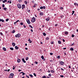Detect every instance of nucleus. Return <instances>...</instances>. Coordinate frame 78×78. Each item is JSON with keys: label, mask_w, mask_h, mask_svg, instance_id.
I'll list each match as a JSON object with an SVG mask.
<instances>
[{"label": "nucleus", "mask_w": 78, "mask_h": 78, "mask_svg": "<svg viewBox=\"0 0 78 78\" xmlns=\"http://www.w3.org/2000/svg\"><path fill=\"white\" fill-rule=\"evenodd\" d=\"M36 21V19L34 17H33L31 21L32 23H34Z\"/></svg>", "instance_id": "1"}, {"label": "nucleus", "mask_w": 78, "mask_h": 78, "mask_svg": "<svg viewBox=\"0 0 78 78\" xmlns=\"http://www.w3.org/2000/svg\"><path fill=\"white\" fill-rule=\"evenodd\" d=\"M13 76H14V74L13 73H11L10 74L9 78H13Z\"/></svg>", "instance_id": "2"}, {"label": "nucleus", "mask_w": 78, "mask_h": 78, "mask_svg": "<svg viewBox=\"0 0 78 78\" xmlns=\"http://www.w3.org/2000/svg\"><path fill=\"white\" fill-rule=\"evenodd\" d=\"M17 7L18 8H19V9H20L21 8V5L20 4H18L17 5Z\"/></svg>", "instance_id": "3"}, {"label": "nucleus", "mask_w": 78, "mask_h": 78, "mask_svg": "<svg viewBox=\"0 0 78 78\" xmlns=\"http://www.w3.org/2000/svg\"><path fill=\"white\" fill-rule=\"evenodd\" d=\"M20 36V34H17L15 35V37H19Z\"/></svg>", "instance_id": "4"}, {"label": "nucleus", "mask_w": 78, "mask_h": 78, "mask_svg": "<svg viewBox=\"0 0 78 78\" xmlns=\"http://www.w3.org/2000/svg\"><path fill=\"white\" fill-rule=\"evenodd\" d=\"M27 21L28 24H30V20H29V19H27Z\"/></svg>", "instance_id": "5"}, {"label": "nucleus", "mask_w": 78, "mask_h": 78, "mask_svg": "<svg viewBox=\"0 0 78 78\" xmlns=\"http://www.w3.org/2000/svg\"><path fill=\"white\" fill-rule=\"evenodd\" d=\"M60 64L61 65H62L64 64V62L61 61L60 62Z\"/></svg>", "instance_id": "6"}, {"label": "nucleus", "mask_w": 78, "mask_h": 78, "mask_svg": "<svg viewBox=\"0 0 78 78\" xmlns=\"http://www.w3.org/2000/svg\"><path fill=\"white\" fill-rule=\"evenodd\" d=\"M46 20L47 21H49L50 20V17H48L46 19Z\"/></svg>", "instance_id": "7"}, {"label": "nucleus", "mask_w": 78, "mask_h": 78, "mask_svg": "<svg viewBox=\"0 0 78 78\" xmlns=\"http://www.w3.org/2000/svg\"><path fill=\"white\" fill-rule=\"evenodd\" d=\"M22 60L23 62L24 63H25L26 62V61H25V59H24V58H22Z\"/></svg>", "instance_id": "8"}, {"label": "nucleus", "mask_w": 78, "mask_h": 78, "mask_svg": "<svg viewBox=\"0 0 78 78\" xmlns=\"http://www.w3.org/2000/svg\"><path fill=\"white\" fill-rule=\"evenodd\" d=\"M28 41L30 42V43H32V41H31V40H30V39L29 38L28 39Z\"/></svg>", "instance_id": "9"}, {"label": "nucleus", "mask_w": 78, "mask_h": 78, "mask_svg": "<svg viewBox=\"0 0 78 78\" xmlns=\"http://www.w3.org/2000/svg\"><path fill=\"white\" fill-rule=\"evenodd\" d=\"M25 8V5H22V9H23Z\"/></svg>", "instance_id": "10"}, {"label": "nucleus", "mask_w": 78, "mask_h": 78, "mask_svg": "<svg viewBox=\"0 0 78 78\" xmlns=\"http://www.w3.org/2000/svg\"><path fill=\"white\" fill-rule=\"evenodd\" d=\"M23 73L22 74V75L23 76V75H25V73L23 72H21V73H20H20Z\"/></svg>", "instance_id": "11"}, {"label": "nucleus", "mask_w": 78, "mask_h": 78, "mask_svg": "<svg viewBox=\"0 0 78 78\" xmlns=\"http://www.w3.org/2000/svg\"><path fill=\"white\" fill-rule=\"evenodd\" d=\"M3 49L4 51H6V49L5 48H3Z\"/></svg>", "instance_id": "12"}, {"label": "nucleus", "mask_w": 78, "mask_h": 78, "mask_svg": "<svg viewBox=\"0 0 78 78\" xmlns=\"http://www.w3.org/2000/svg\"><path fill=\"white\" fill-rule=\"evenodd\" d=\"M15 49H16V50H18V49H19V48L17 46H15Z\"/></svg>", "instance_id": "13"}, {"label": "nucleus", "mask_w": 78, "mask_h": 78, "mask_svg": "<svg viewBox=\"0 0 78 78\" xmlns=\"http://www.w3.org/2000/svg\"><path fill=\"white\" fill-rule=\"evenodd\" d=\"M51 73H55V71L54 70H51Z\"/></svg>", "instance_id": "14"}, {"label": "nucleus", "mask_w": 78, "mask_h": 78, "mask_svg": "<svg viewBox=\"0 0 78 78\" xmlns=\"http://www.w3.org/2000/svg\"><path fill=\"white\" fill-rule=\"evenodd\" d=\"M43 14H44V13H42V12H41L40 14V15L41 16H42V15H43Z\"/></svg>", "instance_id": "15"}, {"label": "nucleus", "mask_w": 78, "mask_h": 78, "mask_svg": "<svg viewBox=\"0 0 78 78\" xmlns=\"http://www.w3.org/2000/svg\"><path fill=\"white\" fill-rule=\"evenodd\" d=\"M17 62H20V59H18Z\"/></svg>", "instance_id": "16"}, {"label": "nucleus", "mask_w": 78, "mask_h": 78, "mask_svg": "<svg viewBox=\"0 0 78 78\" xmlns=\"http://www.w3.org/2000/svg\"><path fill=\"white\" fill-rule=\"evenodd\" d=\"M58 43L59 44H61V42L60 41H58Z\"/></svg>", "instance_id": "17"}, {"label": "nucleus", "mask_w": 78, "mask_h": 78, "mask_svg": "<svg viewBox=\"0 0 78 78\" xmlns=\"http://www.w3.org/2000/svg\"><path fill=\"white\" fill-rule=\"evenodd\" d=\"M12 45L13 46H15V45H16V44L14 43H12Z\"/></svg>", "instance_id": "18"}, {"label": "nucleus", "mask_w": 78, "mask_h": 78, "mask_svg": "<svg viewBox=\"0 0 78 78\" xmlns=\"http://www.w3.org/2000/svg\"><path fill=\"white\" fill-rule=\"evenodd\" d=\"M10 49L11 50H14V48H10Z\"/></svg>", "instance_id": "19"}, {"label": "nucleus", "mask_w": 78, "mask_h": 78, "mask_svg": "<svg viewBox=\"0 0 78 78\" xmlns=\"http://www.w3.org/2000/svg\"><path fill=\"white\" fill-rule=\"evenodd\" d=\"M70 50H71L72 51H73V48H70Z\"/></svg>", "instance_id": "20"}, {"label": "nucleus", "mask_w": 78, "mask_h": 78, "mask_svg": "<svg viewBox=\"0 0 78 78\" xmlns=\"http://www.w3.org/2000/svg\"><path fill=\"white\" fill-rule=\"evenodd\" d=\"M15 32V30H12V33H14Z\"/></svg>", "instance_id": "21"}, {"label": "nucleus", "mask_w": 78, "mask_h": 78, "mask_svg": "<svg viewBox=\"0 0 78 78\" xmlns=\"http://www.w3.org/2000/svg\"><path fill=\"white\" fill-rule=\"evenodd\" d=\"M74 5H76V6H78V4L76 3H74Z\"/></svg>", "instance_id": "22"}, {"label": "nucleus", "mask_w": 78, "mask_h": 78, "mask_svg": "<svg viewBox=\"0 0 78 78\" xmlns=\"http://www.w3.org/2000/svg\"><path fill=\"white\" fill-rule=\"evenodd\" d=\"M72 15H73V14H74V13H75V11H72Z\"/></svg>", "instance_id": "23"}, {"label": "nucleus", "mask_w": 78, "mask_h": 78, "mask_svg": "<svg viewBox=\"0 0 78 78\" xmlns=\"http://www.w3.org/2000/svg\"><path fill=\"white\" fill-rule=\"evenodd\" d=\"M24 3L25 5H27V1H25Z\"/></svg>", "instance_id": "24"}, {"label": "nucleus", "mask_w": 78, "mask_h": 78, "mask_svg": "<svg viewBox=\"0 0 78 78\" xmlns=\"http://www.w3.org/2000/svg\"><path fill=\"white\" fill-rule=\"evenodd\" d=\"M29 76H30L31 78H33V75L31 74H29Z\"/></svg>", "instance_id": "25"}, {"label": "nucleus", "mask_w": 78, "mask_h": 78, "mask_svg": "<svg viewBox=\"0 0 78 78\" xmlns=\"http://www.w3.org/2000/svg\"><path fill=\"white\" fill-rule=\"evenodd\" d=\"M43 34L44 36H46V34L45 33H43Z\"/></svg>", "instance_id": "26"}, {"label": "nucleus", "mask_w": 78, "mask_h": 78, "mask_svg": "<svg viewBox=\"0 0 78 78\" xmlns=\"http://www.w3.org/2000/svg\"><path fill=\"white\" fill-rule=\"evenodd\" d=\"M41 58L42 59H44V56L43 55H42L41 57Z\"/></svg>", "instance_id": "27"}, {"label": "nucleus", "mask_w": 78, "mask_h": 78, "mask_svg": "<svg viewBox=\"0 0 78 78\" xmlns=\"http://www.w3.org/2000/svg\"><path fill=\"white\" fill-rule=\"evenodd\" d=\"M42 78H46V76H43L42 77Z\"/></svg>", "instance_id": "28"}, {"label": "nucleus", "mask_w": 78, "mask_h": 78, "mask_svg": "<svg viewBox=\"0 0 78 78\" xmlns=\"http://www.w3.org/2000/svg\"><path fill=\"white\" fill-rule=\"evenodd\" d=\"M29 27H30V28H32V29L33 28V27H32V26H31V25H29Z\"/></svg>", "instance_id": "29"}, {"label": "nucleus", "mask_w": 78, "mask_h": 78, "mask_svg": "<svg viewBox=\"0 0 78 78\" xmlns=\"http://www.w3.org/2000/svg\"><path fill=\"white\" fill-rule=\"evenodd\" d=\"M3 9H4V10H5V11H6V9H7V8H3Z\"/></svg>", "instance_id": "30"}, {"label": "nucleus", "mask_w": 78, "mask_h": 78, "mask_svg": "<svg viewBox=\"0 0 78 78\" xmlns=\"http://www.w3.org/2000/svg\"><path fill=\"white\" fill-rule=\"evenodd\" d=\"M22 0H18L19 2H22Z\"/></svg>", "instance_id": "31"}, {"label": "nucleus", "mask_w": 78, "mask_h": 78, "mask_svg": "<svg viewBox=\"0 0 78 78\" xmlns=\"http://www.w3.org/2000/svg\"><path fill=\"white\" fill-rule=\"evenodd\" d=\"M34 63L35 64H38V63L36 61Z\"/></svg>", "instance_id": "32"}, {"label": "nucleus", "mask_w": 78, "mask_h": 78, "mask_svg": "<svg viewBox=\"0 0 78 78\" xmlns=\"http://www.w3.org/2000/svg\"><path fill=\"white\" fill-rule=\"evenodd\" d=\"M49 76H51V74H48Z\"/></svg>", "instance_id": "33"}, {"label": "nucleus", "mask_w": 78, "mask_h": 78, "mask_svg": "<svg viewBox=\"0 0 78 78\" xmlns=\"http://www.w3.org/2000/svg\"><path fill=\"white\" fill-rule=\"evenodd\" d=\"M26 61H27L28 60V57H26Z\"/></svg>", "instance_id": "34"}, {"label": "nucleus", "mask_w": 78, "mask_h": 78, "mask_svg": "<svg viewBox=\"0 0 78 78\" xmlns=\"http://www.w3.org/2000/svg\"><path fill=\"white\" fill-rule=\"evenodd\" d=\"M33 74L35 76H36V74L35 73H34Z\"/></svg>", "instance_id": "35"}, {"label": "nucleus", "mask_w": 78, "mask_h": 78, "mask_svg": "<svg viewBox=\"0 0 78 78\" xmlns=\"http://www.w3.org/2000/svg\"><path fill=\"white\" fill-rule=\"evenodd\" d=\"M45 8H46L44 6H43V9H45Z\"/></svg>", "instance_id": "36"}, {"label": "nucleus", "mask_w": 78, "mask_h": 78, "mask_svg": "<svg viewBox=\"0 0 78 78\" xmlns=\"http://www.w3.org/2000/svg\"><path fill=\"white\" fill-rule=\"evenodd\" d=\"M8 20H9V19H6V22H8Z\"/></svg>", "instance_id": "37"}, {"label": "nucleus", "mask_w": 78, "mask_h": 78, "mask_svg": "<svg viewBox=\"0 0 78 78\" xmlns=\"http://www.w3.org/2000/svg\"><path fill=\"white\" fill-rule=\"evenodd\" d=\"M65 34H68V32H65Z\"/></svg>", "instance_id": "38"}, {"label": "nucleus", "mask_w": 78, "mask_h": 78, "mask_svg": "<svg viewBox=\"0 0 78 78\" xmlns=\"http://www.w3.org/2000/svg\"><path fill=\"white\" fill-rule=\"evenodd\" d=\"M60 77H62V78H63V77H64V76L63 75H60Z\"/></svg>", "instance_id": "39"}, {"label": "nucleus", "mask_w": 78, "mask_h": 78, "mask_svg": "<svg viewBox=\"0 0 78 78\" xmlns=\"http://www.w3.org/2000/svg\"><path fill=\"white\" fill-rule=\"evenodd\" d=\"M2 7H3V8H5V5L3 4L2 5Z\"/></svg>", "instance_id": "40"}, {"label": "nucleus", "mask_w": 78, "mask_h": 78, "mask_svg": "<svg viewBox=\"0 0 78 78\" xmlns=\"http://www.w3.org/2000/svg\"><path fill=\"white\" fill-rule=\"evenodd\" d=\"M57 58H58V59H59V58H60V56H58Z\"/></svg>", "instance_id": "41"}, {"label": "nucleus", "mask_w": 78, "mask_h": 78, "mask_svg": "<svg viewBox=\"0 0 78 78\" xmlns=\"http://www.w3.org/2000/svg\"><path fill=\"white\" fill-rule=\"evenodd\" d=\"M46 40H48L49 39V38L48 37H47L46 38Z\"/></svg>", "instance_id": "42"}, {"label": "nucleus", "mask_w": 78, "mask_h": 78, "mask_svg": "<svg viewBox=\"0 0 78 78\" xmlns=\"http://www.w3.org/2000/svg\"><path fill=\"white\" fill-rule=\"evenodd\" d=\"M50 55H53V53H50Z\"/></svg>", "instance_id": "43"}, {"label": "nucleus", "mask_w": 78, "mask_h": 78, "mask_svg": "<svg viewBox=\"0 0 78 78\" xmlns=\"http://www.w3.org/2000/svg\"><path fill=\"white\" fill-rule=\"evenodd\" d=\"M1 21H2V22H4V20H2V19L1 20Z\"/></svg>", "instance_id": "44"}, {"label": "nucleus", "mask_w": 78, "mask_h": 78, "mask_svg": "<svg viewBox=\"0 0 78 78\" xmlns=\"http://www.w3.org/2000/svg\"><path fill=\"white\" fill-rule=\"evenodd\" d=\"M40 9H43V6H41L40 8Z\"/></svg>", "instance_id": "45"}, {"label": "nucleus", "mask_w": 78, "mask_h": 78, "mask_svg": "<svg viewBox=\"0 0 78 78\" xmlns=\"http://www.w3.org/2000/svg\"><path fill=\"white\" fill-rule=\"evenodd\" d=\"M26 77H27V78H30L29 76H28L27 75H26Z\"/></svg>", "instance_id": "46"}, {"label": "nucleus", "mask_w": 78, "mask_h": 78, "mask_svg": "<svg viewBox=\"0 0 78 78\" xmlns=\"http://www.w3.org/2000/svg\"><path fill=\"white\" fill-rule=\"evenodd\" d=\"M74 36H74L73 34L72 35V37H73Z\"/></svg>", "instance_id": "47"}, {"label": "nucleus", "mask_w": 78, "mask_h": 78, "mask_svg": "<svg viewBox=\"0 0 78 78\" xmlns=\"http://www.w3.org/2000/svg\"><path fill=\"white\" fill-rule=\"evenodd\" d=\"M30 31H31V32H32V33H33V29H31V30H30Z\"/></svg>", "instance_id": "48"}, {"label": "nucleus", "mask_w": 78, "mask_h": 78, "mask_svg": "<svg viewBox=\"0 0 78 78\" xmlns=\"http://www.w3.org/2000/svg\"><path fill=\"white\" fill-rule=\"evenodd\" d=\"M60 69L61 70H63V71H64V69H62V68H61Z\"/></svg>", "instance_id": "49"}, {"label": "nucleus", "mask_w": 78, "mask_h": 78, "mask_svg": "<svg viewBox=\"0 0 78 78\" xmlns=\"http://www.w3.org/2000/svg\"><path fill=\"white\" fill-rule=\"evenodd\" d=\"M60 9H63V8L62 7H61L60 8Z\"/></svg>", "instance_id": "50"}, {"label": "nucleus", "mask_w": 78, "mask_h": 78, "mask_svg": "<svg viewBox=\"0 0 78 78\" xmlns=\"http://www.w3.org/2000/svg\"><path fill=\"white\" fill-rule=\"evenodd\" d=\"M36 5H34L33 6V7H34V8H35V7H36Z\"/></svg>", "instance_id": "51"}, {"label": "nucleus", "mask_w": 78, "mask_h": 78, "mask_svg": "<svg viewBox=\"0 0 78 78\" xmlns=\"http://www.w3.org/2000/svg\"><path fill=\"white\" fill-rule=\"evenodd\" d=\"M75 44V43H73V44H72L71 45V46H72V45H73V44Z\"/></svg>", "instance_id": "52"}, {"label": "nucleus", "mask_w": 78, "mask_h": 78, "mask_svg": "<svg viewBox=\"0 0 78 78\" xmlns=\"http://www.w3.org/2000/svg\"><path fill=\"white\" fill-rule=\"evenodd\" d=\"M0 34L1 35H3V34L2 33V32H1L0 33Z\"/></svg>", "instance_id": "53"}, {"label": "nucleus", "mask_w": 78, "mask_h": 78, "mask_svg": "<svg viewBox=\"0 0 78 78\" xmlns=\"http://www.w3.org/2000/svg\"><path fill=\"white\" fill-rule=\"evenodd\" d=\"M23 23H20V24L21 25H23Z\"/></svg>", "instance_id": "54"}, {"label": "nucleus", "mask_w": 78, "mask_h": 78, "mask_svg": "<svg viewBox=\"0 0 78 78\" xmlns=\"http://www.w3.org/2000/svg\"><path fill=\"white\" fill-rule=\"evenodd\" d=\"M23 27L24 28H26V26L25 25H23Z\"/></svg>", "instance_id": "55"}, {"label": "nucleus", "mask_w": 78, "mask_h": 78, "mask_svg": "<svg viewBox=\"0 0 78 78\" xmlns=\"http://www.w3.org/2000/svg\"><path fill=\"white\" fill-rule=\"evenodd\" d=\"M9 70H10V69H8L7 70V72H9Z\"/></svg>", "instance_id": "56"}, {"label": "nucleus", "mask_w": 78, "mask_h": 78, "mask_svg": "<svg viewBox=\"0 0 78 78\" xmlns=\"http://www.w3.org/2000/svg\"><path fill=\"white\" fill-rule=\"evenodd\" d=\"M22 70H20V69H19V72H20Z\"/></svg>", "instance_id": "57"}, {"label": "nucleus", "mask_w": 78, "mask_h": 78, "mask_svg": "<svg viewBox=\"0 0 78 78\" xmlns=\"http://www.w3.org/2000/svg\"><path fill=\"white\" fill-rule=\"evenodd\" d=\"M19 22V20H17L16 21V23H17V22Z\"/></svg>", "instance_id": "58"}, {"label": "nucleus", "mask_w": 78, "mask_h": 78, "mask_svg": "<svg viewBox=\"0 0 78 78\" xmlns=\"http://www.w3.org/2000/svg\"><path fill=\"white\" fill-rule=\"evenodd\" d=\"M48 73H50V70H49L48 71Z\"/></svg>", "instance_id": "59"}, {"label": "nucleus", "mask_w": 78, "mask_h": 78, "mask_svg": "<svg viewBox=\"0 0 78 78\" xmlns=\"http://www.w3.org/2000/svg\"><path fill=\"white\" fill-rule=\"evenodd\" d=\"M58 26V24H55V27H57Z\"/></svg>", "instance_id": "60"}, {"label": "nucleus", "mask_w": 78, "mask_h": 78, "mask_svg": "<svg viewBox=\"0 0 78 78\" xmlns=\"http://www.w3.org/2000/svg\"><path fill=\"white\" fill-rule=\"evenodd\" d=\"M9 3H11V1H10L9 2Z\"/></svg>", "instance_id": "61"}, {"label": "nucleus", "mask_w": 78, "mask_h": 78, "mask_svg": "<svg viewBox=\"0 0 78 78\" xmlns=\"http://www.w3.org/2000/svg\"><path fill=\"white\" fill-rule=\"evenodd\" d=\"M63 49H64V50H66V48H63Z\"/></svg>", "instance_id": "62"}, {"label": "nucleus", "mask_w": 78, "mask_h": 78, "mask_svg": "<svg viewBox=\"0 0 78 78\" xmlns=\"http://www.w3.org/2000/svg\"><path fill=\"white\" fill-rule=\"evenodd\" d=\"M4 71H5V72H6V71H7V69H5L4 70Z\"/></svg>", "instance_id": "63"}, {"label": "nucleus", "mask_w": 78, "mask_h": 78, "mask_svg": "<svg viewBox=\"0 0 78 78\" xmlns=\"http://www.w3.org/2000/svg\"><path fill=\"white\" fill-rule=\"evenodd\" d=\"M63 42H65V40H64V39H63Z\"/></svg>", "instance_id": "64"}]
</instances>
